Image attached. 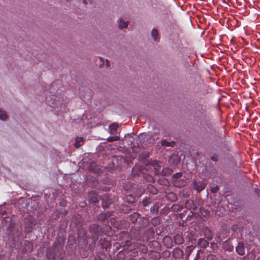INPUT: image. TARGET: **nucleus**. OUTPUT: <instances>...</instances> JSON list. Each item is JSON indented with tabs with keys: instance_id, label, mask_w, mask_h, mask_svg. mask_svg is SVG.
<instances>
[{
	"instance_id": "obj_1",
	"label": "nucleus",
	"mask_w": 260,
	"mask_h": 260,
	"mask_svg": "<svg viewBox=\"0 0 260 260\" xmlns=\"http://www.w3.org/2000/svg\"><path fill=\"white\" fill-rule=\"evenodd\" d=\"M129 22L125 21L123 18H120L118 20V28L120 30H122L128 27Z\"/></svg>"
},
{
	"instance_id": "obj_2",
	"label": "nucleus",
	"mask_w": 260,
	"mask_h": 260,
	"mask_svg": "<svg viewBox=\"0 0 260 260\" xmlns=\"http://www.w3.org/2000/svg\"><path fill=\"white\" fill-rule=\"evenodd\" d=\"M206 184L204 182L195 181L193 182V187L198 192L203 190Z\"/></svg>"
},
{
	"instance_id": "obj_3",
	"label": "nucleus",
	"mask_w": 260,
	"mask_h": 260,
	"mask_svg": "<svg viewBox=\"0 0 260 260\" xmlns=\"http://www.w3.org/2000/svg\"><path fill=\"white\" fill-rule=\"evenodd\" d=\"M99 58L101 61V63L99 64V68L101 69L104 68L106 67V68H109L110 67V63L109 60L108 59H105L103 57H99Z\"/></svg>"
},
{
	"instance_id": "obj_4",
	"label": "nucleus",
	"mask_w": 260,
	"mask_h": 260,
	"mask_svg": "<svg viewBox=\"0 0 260 260\" xmlns=\"http://www.w3.org/2000/svg\"><path fill=\"white\" fill-rule=\"evenodd\" d=\"M237 252L240 255L245 254V247L242 242H239L238 246L236 247Z\"/></svg>"
},
{
	"instance_id": "obj_5",
	"label": "nucleus",
	"mask_w": 260,
	"mask_h": 260,
	"mask_svg": "<svg viewBox=\"0 0 260 260\" xmlns=\"http://www.w3.org/2000/svg\"><path fill=\"white\" fill-rule=\"evenodd\" d=\"M151 35L154 41L158 42L159 41L160 37L157 29L153 28L151 31Z\"/></svg>"
},
{
	"instance_id": "obj_6",
	"label": "nucleus",
	"mask_w": 260,
	"mask_h": 260,
	"mask_svg": "<svg viewBox=\"0 0 260 260\" xmlns=\"http://www.w3.org/2000/svg\"><path fill=\"white\" fill-rule=\"evenodd\" d=\"M118 125L115 123L110 124L109 126V132L111 135H114L116 133Z\"/></svg>"
},
{
	"instance_id": "obj_7",
	"label": "nucleus",
	"mask_w": 260,
	"mask_h": 260,
	"mask_svg": "<svg viewBox=\"0 0 260 260\" xmlns=\"http://www.w3.org/2000/svg\"><path fill=\"white\" fill-rule=\"evenodd\" d=\"M161 144L164 147H173L175 144V141L168 142L166 140H162Z\"/></svg>"
},
{
	"instance_id": "obj_8",
	"label": "nucleus",
	"mask_w": 260,
	"mask_h": 260,
	"mask_svg": "<svg viewBox=\"0 0 260 260\" xmlns=\"http://www.w3.org/2000/svg\"><path fill=\"white\" fill-rule=\"evenodd\" d=\"M174 186L178 187H181L184 186L185 184V182L184 180H175L173 182Z\"/></svg>"
},
{
	"instance_id": "obj_9",
	"label": "nucleus",
	"mask_w": 260,
	"mask_h": 260,
	"mask_svg": "<svg viewBox=\"0 0 260 260\" xmlns=\"http://www.w3.org/2000/svg\"><path fill=\"white\" fill-rule=\"evenodd\" d=\"M152 165L155 170V172L157 173H158L161 168V162L155 160L153 162Z\"/></svg>"
},
{
	"instance_id": "obj_10",
	"label": "nucleus",
	"mask_w": 260,
	"mask_h": 260,
	"mask_svg": "<svg viewBox=\"0 0 260 260\" xmlns=\"http://www.w3.org/2000/svg\"><path fill=\"white\" fill-rule=\"evenodd\" d=\"M198 245L203 248L207 247L208 245V242L204 239H200L198 241Z\"/></svg>"
},
{
	"instance_id": "obj_11",
	"label": "nucleus",
	"mask_w": 260,
	"mask_h": 260,
	"mask_svg": "<svg viewBox=\"0 0 260 260\" xmlns=\"http://www.w3.org/2000/svg\"><path fill=\"white\" fill-rule=\"evenodd\" d=\"M172 172L173 171L172 169L166 167L162 169L161 173L162 175L166 176L171 174Z\"/></svg>"
},
{
	"instance_id": "obj_12",
	"label": "nucleus",
	"mask_w": 260,
	"mask_h": 260,
	"mask_svg": "<svg viewBox=\"0 0 260 260\" xmlns=\"http://www.w3.org/2000/svg\"><path fill=\"white\" fill-rule=\"evenodd\" d=\"M139 216V214L138 213L134 212L130 216V220L131 221L135 223L137 221L138 218Z\"/></svg>"
},
{
	"instance_id": "obj_13",
	"label": "nucleus",
	"mask_w": 260,
	"mask_h": 260,
	"mask_svg": "<svg viewBox=\"0 0 260 260\" xmlns=\"http://www.w3.org/2000/svg\"><path fill=\"white\" fill-rule=\"evenodd\" d=\"M174 241L177 245L183 243V240L181 236L177 235L174 237Z\"/></svg>"
},
{
	"instance_id": "obj_14",
	"label": "nucleus",
	"mask_w": 260,
	"mask_h": 260,
	"mask_svg": "<svg viewBox=\"0 0 260 260\" xmlns=\"http://www.w3.org/2000/svg\"><path fill=\"white\" fill-rule=\"evenodd\" d=\"M83 137H77L76 139V142L75 143V146L76 148H79L81 146V143L83 141Z\"/></svg>"
},
{
	"instance_id": "obj_15",
	"label": "nucleus",
	"mask_w": 260,
	"mask_h": 260,
	"mask_svg": "<svg viewBox=\"0 0 260 260\" xmlns=\"http://www.w3.org/2000/svg\"><path fill=\"white\" fill-rule=\"evenodd\" d=\"M7 118V115L5 111L2 110L0 108V119L5 120Z\"/></svg>"
},
{
	"instance_id": "obj_16",
	"label": "nucleus",
	"mask_w": 260,
	"mask_h": 260,
	"mask_svg": "<svg viewBox=\"0 0 260 260\" xmlns=\"http://www.w3.org/2000/svg\"><path fill=\"white\" fill-rule=\"evenodd\" d=\"M120 137L119 136H112L108 138L107 141L109 142H112L113 141H118Z\"/></svg>"
},
{
	"instance_id": "obj_17",
	"label": "nucleus",
	"mask_w": 260,
	"mask_h": 260,
	"mask_svg": "<svg viewBox=\"0 0 260 260\" xmlns=\"http://www.w3.org/2000/svg\"><path fill=\"white\" fill-rule=\"evenodd\" d=\"M150 203L149 199H146L142 201V204L144 206H147Z\"/></svg>"
},
{
	"instance_id": "obj_18",
	"label": "nucleus",
	"mask_w": 260,
	"mask_h": 260,
	"mask_svg": "<svg viewBox=\"0 0 260 260\" xmlns=\"http://www.w3.org/2000/svg\"><path fill=\"white\" fill-rule=\"evenodd\" d=\"M182 176V173H176L175 174L173 175V178L174 179H179Z\"/></svg>"
},
{
	"instance_id": "obj_19",
	"label": "nucleus",
	"mask_w": 260,
	"mask_h": 260,
	"mask_svg": "<svg viewBox=\"0 0 260 260\" xmlns=\"http://www.w3.org/2000/svg\"><path fill=\"white\" fill-rule=\"evenodd\" d=\"M218 189H219V188H218V186H215V187H213L212 188H211V191L213 193H215V192H216L217 191Z\"/></svg>"
},
{
	"instance_id": "obj_20",
	"label": "nucleus",
	"mask_w": 260,
	"mask_h": 260,
	"mask_svg": "<svg viewBox=\"0 0 260 260\" xmlns=\"http://www.w3.org/2000/svg\"><path fill=\"white\" fill-rule=\"evenodd\" d=\"M151 211L152 212H157L158 208L157 207L154 206L153 208H151Z\"/></svg>"
},
{
	"instance_id": "obj_21",
	"label": "nucleus",
	"mask_w": 260,
	"mask_h": 260,
	"mask_svg": "<svg viewBox=\"0 0 260 260\" xmlns=\"http://www.w3.org/2000/svg\"><path fill=\"white\" fill-rule=\"evenodd\" d=\"M211 159L214 161H217V157L216 156H213L211 157Z\"/></svg>"
},
{
	"instance_id": "obj_22",
	"label": "nucleus",
	"mask_w": 260,
	"mask_h": 260,
	"mask_svg": "<svg viewBox=\"0 0 260 260\" xmlns=\"http://www.w3.org/2000/svg\"><path fill=\"white\" fill-rule=\"evenodd\" d=\"M151 187L152 188V192L153 193V194H156V192H157V191H156V189L154 187H153L152 186H151Z\"/></svg>"
},
{
	"instance_id": "obj_23",
	"label": "nucleus",
	"mask_w": 260,
	"mask_h": 260,
	"mask_svg": "<svg viewBox=\"0 0 260 260\" xmlns=\"http://www.w3.org/2000/svg\"><path fill=\"white\" fill-rule=\"evenodd\" d=\"M83 2L85 5H87L88 3V2H90V0H84Z\"/></svg>"
},
{
	"instance_id": "obj_24",
	"label": "nucleus",
	"mask_w": 260,
	"mask_h": 260,
	"mask_svg": "<svg viewBox=\"0 0 260 260\" xmlns=\"http://www.w3.org/2000/svg\"><path fill=\"white\" fill-rule=\"evenodd\" d=\"M92 201L93 203H96L98 202V200L96 198H94Z\"/></svg>"
},
{
	"instance_id": "obj_25",
	"label": "nucleus",
	"mask_w": 260,
	"mask_h": 260,
	"mask_svg": "<svg viewBox=\"0 0 260 260\" xmlns=\"http://www.w3.org/2000/svg\"><path fill=\"white\" fill-rule=\"evenodd\" d=\"M233 250V247L232 246L231 247H229V249H228V250L230 251H231Z\"/></svg>"
},
{
	"instance_id": "obj_26",
	"label": "nucleus",
	"mask_w": 260,
	"mask_h": 260,
	"mask_svg": "<svg viewBox=\"0 0 260 260\" xmlns=\"http://www.w3.org/2000/svg\"><path fill=\"white\" fill-rule=\"evenodd\" d=\"M255 191L257 193H259L260 192V190L257 189H256Z\"/></svg>"
},
{
	"instance_id": "obj_27",
	"label": "nucleus",
	"mask_w": 260,
	"mask_h": 260,
	"mask_svg": "<svg viewBox=\"0 0 260 260\" xmlns=\"http://www.w3.org/2000/svg\"><path fill=\"white\" fill-rule=\"evenodd\" d=\"M191 251V250L189 251L188 255H189V254L190 253Z\"/></svg>"
},
{
	"instance_id": "obj_28",
	"label": "nucleus",
	"mask_w": 260,
	"mask_h": 260,
	"mask_svg": "<svg viewBox=\"0 0 260 260\" xmlns=\"http://www.w3.org/2000/svg\"><path fill=\"white\" fill-rule=\"evenodd\" d=\"M31 260H35L34 259H31Z\"/></svg>"
}]
</instances>
